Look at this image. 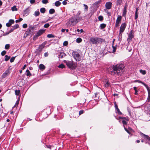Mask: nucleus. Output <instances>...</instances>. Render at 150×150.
I'll list each match as a JSON object with an SVG mask.
<instances>
[{"label": "nucleus", "instance_id": "nucleus-37", "mask_svg": "<svg viewBox=\"0 0 150 150\" xmlns=\"http://www.w3.org/2000/svg\"><path fill=\"white\" fill-rule=\"evenodd\" d=\"M65 67L64 65L63 64H59V66H58V67L59 68H61L62 69H63Z\"/></svg>", "mask_w": 150, "mask_h": 150}, {"label": "nucleus", "instance_id": "nucleus-55", "mask_svg": "<svg viewBox=\"0 0 150 150\" xmlns=\"http://www.w3.org/2000/svg\"><path fill=\"white\" fill-rule=\"evenodd\" d=\"M27 25L26 23L24 24L23 25V27L24 28H27Z\"/></svg>", "mask_w": 150, "mask_h": 150}, {"label": "nucleus", "instance_id": "nucleus-49", "mask_svg": "<svg viewBox=\"0 0 150 150\" xmlns=\"http://www.w3.org/2000/svg\"><path fill=\"white\" fill-rule=\"evenodd\" d=\"M110 84V83L108 82L107 81L106 83L105 84V86L106 87H108L109 86Z\"/></svg>", "mask_w": 150, "mask_h": 150}, {"label": "nucleus", "instance_id": "nucleus-44", "mask_svg": "<svg viewBox=\"0 0 150 150\" xmlns=\"http://www.w3.org/2000/svg\"><path fill=\"white\" fill-rule=\"evenodd\" d=\"M15 58V57H12L10 59V62H13Z\"/></svg>", "mask_w": 150, "mask_h": 150}, {"label": "nucleus", "instance_id": "nucleus-39", "mask_svg": "<svg viewBox=\"0 0 150 150\" xmlns=\"http://www.w3.org/2000/svg\"><path fill=\"white\" fill-rule=\"evenodd\" d=\"M82 39L80 38H78L76 40V41L78 43H80L82 41Z\"/></svg>", "mask_w": 150, "mask_h": 150}, {"label": "nucleus", "instance_id": "nucleus-54", "mask_svg": "<svg viewBox=\"0 0 150 150\" xmlns=\"http://www.w3.org/2000/svg\"><path fill=\"white\" fill-rule=\"evenodd\" d=\"M11 25L9 23H7L6 24V25L8 27H10L11 26Z\"/></svg>", "mask_w": 150, "mask_h": 150}, {"label": "nucleus", "instance_id": "nucleus-6", "mask_svg": "<svg viewBox=\"0 0 150 150\" xmlns=\"http://www.w3.org/2000/svg\"><path fill=\"white\" fill-rule=\"evenodd\" d=\"M72 55L76 61H80L81 60L80 55L77 52L73 51L72 53Z\"/></svg>", "mask_w": 150, "mask_h": 150}, {"label": "nucleus", "instance_id": "nucleus-35", "mask_svg": "<svg viewBox=\"0 0 150 150\" xmlns=\"http://www.w3.org/2000/svg\"><path fill=\"white\" fill-rule=\"evenodd\" d=\"M20 90H16L15 91V94L16 95V96H18L19 95V93H20Z\"/></svg>", "mask_w": 150, "mask_h": 150}, {"label": "nucleus", "instance_id": "nucleus-4", "mask_svg": "<svg viewBox=\"0 0 150 150\" xmlns=\"http://www.w3.org/2000/svg\"><path fill=\"white\" fill-rule=\"evenodd\" d=\"M90 41L93 44H97L99 43H101L103 42V39L99 38H91Z\"/></svg>", "mask_w": 150, "mask_h": 150}, {"label": "nucleus", "instance_id": "nucleus-47", "mask_svg": "<svg viewBox=\"0 0 150 150\" xmlns=\"http://www.w3.org/2000/svg\"><path fill=\"white\" fill-rule=\"evenodd\" d=\"M42 2L43 4H46L48 2V0H42Z\"/></svg>", "mask_w": 150, "mask_h": 150}, {"label": "nucleus", "instance_id": "nucleus-52", "mask_svg": "<svg viewBox=\"0 0 150 150\" xmlns=\"http://www.w3.org/2000/svg\"><path fill=\"white\" fill-rule=\"evenodd\" d=\"M23 20V19L21 18H20L19 19L17 20L16 21V23H18L20 22Z\"/></svg>", "mask_w": 150, "mask_h": 150}, {"label": "nucleus", "instance_id": "nucleus-1", "mask_svg": "<svg viewBox=\"0 0 150 150\" xmlns=\"http://www.w3.org/2000/svg\"><path fill=\"white\" fill-rule=\"evenodd\" d=\"M125 66L123 64H117L115 66L113 65L112 67L109 68L108 71L111 75L115 74L121 75L124 72Z\"/></svg>", "mask_w": 150, "mask_h": 150}, {"label": "nucleus", "instance_id": "nucleus-56", "mask_svg": "<svg viewBox=\"0 0 150 150\" xmlns=\"http://www.w3.org/2000/svg\"><path fill=\"white\" fill-rule=\"evenodd\" d=\"M83 6L85 7V9L87 11L88 8V6L86 4H83Z\"/></svg>", "mask_w": 150, "mask_h": 150}, {"label": "nucleus", "instance_id": "nucleus-27", "mask_svg": "<svg viewBox=\"0 0 150 150\" xmlns=\"http://www.w3.org/2000/svg\"><path fill=\"white\" fill-rule=\"evenodd\" d=\"M40 12L42 13H44L45 12L46 9L44 8H42L40 10Z\"/></svg>", "mask_w": 150, "mask_h": 150}, {"label": "nucleus", "instance_id": "nucleus-48", "mask_svg": "<svg viewBox=\"0 0 150 150\" xmlns=\"http://www.w3.org/2000/svg\"><path fill=\"white\" fill-rule=\"evenodd\" d=\"M6 52L5 50L3 51L1 53V54L2 56H4V55L6 53Z\"/></svg>", "mask_w": 150, "mask_h": 150}, {"label": "nucleus", "instance_id": "nucleus-33", "mask_svg": "<svg viewBox=\"0 0 150 150\" xmlns=\"http://www.w3.org/2000/svg\"><path fill=\"white\" fill-rule=\"evenodd\" d=\"M122 0H117V5H120L121 4Z\"/></svg>", "mask_w": 150, "mask_h": 150}, {"label": "nucleus", "instance_id": "nucleus-57", "mask_svg": "<svg viewBox=\"0 0 150 150\" xmlns=\"http://www.w3.org/2000/svg\"><path fill=\"white\" fill-rule=\"evenodd\" d=\"M84 111L83 110H81L79 112V115H80L81 114L83 113Z\"/></svg>", "mask_w": 150, "mask_h": 150}, {"label": "nucleus", "instance_id": "nucleus-43", "mask_svg": "<svg viewBox=\"0 0 150 150\" xmlns=\"http://www.w3.org/2000/svg\"><path fill=\"white\" fill-rule=\"evenodd\" d=\"M49 26H50V25H49V23H47L44 25V27L45 28H48L49 27Z\"/></svg>", "mask_w": 150, "mask_h": 150}, {"label": "nucleus", "instance_id": "nucleus-51", "mask_svg": "<svg viewBox=\"0 0 150 150\" xmlns=\"http://www.w3.org/2000/svg\"><path fill=\"white\" fill-rule=\"evenodd\" d=\"M123 32V31L120 30L119 35V38L121 37V38H122V33Z\"/></svg>", "mask_w": 150, "mask_h": 150}, {"label": "nucleus", "instance_id": "nucleus-12", "mask_svg": "<svg viewBox=\"0 0 150 150\" xmlns=\"http://www.w3.org/2000/svg\"><path fill=\"white\" fill-rule=\"evenodd\" d=\"M127 25L125 23H122L121 25L120 30L124 32L126 27Z\"/></svg>", "mask_w": 150, "mask_h": 150}, {"label": "nucleus", "instance_id": "nucleus-25", "mask_svg": "<svg viewBox=\"0 0 150 150\" xmlns=\"http://www.w3.org/2000/svg\"><path fill=\"white\" fill-rule=\"evenodd\" d=\"M101 1L102 0H99L98 1H96L95 3H94V5L95 6H97L98 5L100 4Z\"/></svg>", "mask_w": 150, "mask_h": 150}, {"label": "nucleus", "instance_id": "nucleus-8", "mask_svg": "<svg viewBox=\"0 0 150 150\" xmlns=\"http://www.w3.org/2000/svg\"><path fill=\"white\" fill-rule=\"evenodd\" d=\"M135 82H138L139 83H140L143 84L146 88L148 93V95H150V89L149 88L148 86L146 84H145L144 82L139 80H136L134 81Z\"/></svg>", "mask_w": 150, "mask_h": 150}, {"label": "nucleus", "instance_id": "nucleus-16", "mask_svg": "<svg viewBox=\"0 0 150 150\" xmlns=\"http://www.w3.org/2000/svg\"><path fill=\"white\" fill-rule=\"evenodd\" d=\"M30 9L29 7L27 8L25 10H24L23 12V15H28L30 13Z\"/></svg>", "mask_w": 150, "mask_h": 150}, {"label": "nucleus", "instance_id": "nucleus-62", "mask_svg": "<svg viewBox=\"0 0 150 150\" xmlns=\"http://www.w3.org/2000/svg\"><path fill=\"white\" fill-rule=\"evenodd\" d=\"M62 4L64 5H66L67 4V2L66 1L64 0L62 2Z\"/></svg>", "mask_w": 150, "mask_h": 150}, {"label": "nucleus", "instance_id": "nucleus-26", "mask_svg": "<svg viewBox=\"0 0 150 150\" xmlns=\"http://www.w3.org/2000/svg\"><path fill=\"white\" fill-rule=\"evenodd\" d=\"M116 46L117 45H116L115 46H114V45H112V47L113 49V50H112V52L113 53H115L116 50Z\"/></svg>", "mask_w": 150, "mask_h": 150}, {"label": "nucleus", "instance_id": "nucleus-15", "mask_svg": "<svg viewBox=\"0 0 150 150\" xmlns=\"http://www.w3.org/2000/svg\"><path fill=\"white\" fill-rule=\"evenodd\" d=\"M127 5H125L124 7L123 10V13H122V16L124 17H125L126 15V13L127 12Z\"/></svg>", "mask_w": 150, "mask_h": 150}, {"label": "nucleus", "instance_id": "nucleus-23", "mask_svg": "<svg viewBox=\"0 0 150 150\" xmlns=\"http://www.w3.org/2000/svg\"><path fill=\"white\" fill-rule=\"evenodd\" d=\"M106 24L104 23H102L100 24V27L101 29L105 28L106 26Z\"/></svg>", "mask_w": 150, "mask_h": 150}, {"label": "nucleus", "instance_id": "nucleus-28", "mask_svg": "<svg viewBox=\"0 0 150 150\" xmlns=\"http://www.w3.org/2000/svg\"><path fill=\"white\" fill-rule=\"evenodd\" d=\"M40 13L39 11H35L34 15L35 16H39L40 15Z\"/></svg>", "mask_w": 150, "mask_h": 150}, {"label": "nucleus", "instance_id": "nucleus-34", "mask_svg": "<svg viewBox=\"0 0 150 150\" xmlns=\"http://www.w3.org/2000/svg\"><path fill=\"white\" fill-rule=\"evenodd\" d=\"M11 10L12 11H16L17 10V9L16 8V6H13L11 8Z\"/></svg>", "mask_w": 150, "mask_h": 150}, {"label": "nucleus", "instance_id": "nucleus-38", "mask_svg": "<svg viewBox=\"0 0 150 150\" xmlns=\"http://www.w3.org/2000/svg\"><path fill=\"white\" fill-rule=\"evenodd\" d=\"M47 36L48 38H50L54 37V35H53L52 34H48L47 35Z\"/></svg>", "mask_w": 150, "mask_h": 150}, {"label": "nucleus", "instance_id": "nucleus-3", "mask_svg": "<svg viewBox=\"0 0 150 150\" xmlns=\"http://www.w3.org/2000/svg\"><path fill=\"white\" fill-rule=\"evenodd\" d=\"M64 62L69 68L72 69H75L76 67V65L73 61L64 60Z\"/></svg>", "mask_w": 150, "mask_h": 150}, {"label": "nucleus", "instance_id": "nucleus-58", "mask_svg": "<svg viewBox=\"0 0 150 150\" xmlns=\"http://www.w3.org/2000/svg\"><path fill=\"white\" fill-rule=\"evenodd\" d=\"M46 146L47 148L50 149H51V148L53 147L52 146H51L50 145H46Z\"/></svg>", "mask_w": 150, "mask_h": 150}, {"label": "nucleus", "instance_id": "nucleus-32", "mask_svg": "<svg viewBox=\"0 0 150 150\" xmlns=\"http://www.w3.org/2000/svg\"><path fill=\"white\" fill-rule=\"evenodd\" d=\"M5 58L4 60L6 61H8L10 58V56H8L7 55H6L5 56Z\"/></svg>", "mask_w": 150, "mask_h": 150}, {"label": "nucleus", "instance_id": "nucleus-64", "mask_svg": "<svg viewBox=\"0 0 150 150\" xmlns=\"http://www.w3.org/2000/svg\"><path fill=\"white\" fill-rule=\"evenodd\" d=\"M19 103V100H17V101L16 102V104L14 105V107H15L16 105H18Z\"/></svg>", "mask_w": 150, "mask_h": 150}, {"label": "nucleus", "instance_id": "nucleus-41", "mask_svg": "<svg viewBox=\"0 0 150 150\" xmlns=\"http://www.w3.org/2000/svg\"><path fill=\"white\" fill-rule=\"evenodd\" d=\"M10 47V45L8 44H6L5 47V48L6 50L9 49Z\"/></svg>", "mask_w": 150, "mask_h": 150}, {"label": "nucleus", "instance_id": "nucleus-9", "mask_svg": "<svg viewBox=\"0 0 150 150\" xmlns=\"http://www.w3.org/2000/svg\"><path fill=\"white\" fill-rule=\"evenodd\" d=\"M119 118L120 119H122V123L124 125H126L127 124V121H128L129 120V118L127 117H119Z\"/></svg>", "mask_w": 150, "mask_h": 150}, {"label": "nucleus", "instance_id": "nucleus-60", "mask_svg": "<svg viewBox=\"0 0 150 150\" xmlns=\"http://www.w3.org/2000/svg\"><path fill=\"white\" fill-rule=\"evenodd\" d=\"M147 100L148 102L150 101V95H148Z\"/></svg>", "mask_w": 150, "mask_h": 150}, {"label": "nucleus", "instance_id": "nucleus-46", "mask_svg": "<svg viewBox=\"0 0 150 150\" xmlns=\"http://www.w3.org/2000/svg\"><path fill=\"white\" fill-rule=\"evenodd\" d=\"M98 19L100 21H102L103 20V16H100L98 17Z\"/></svg>", "mask_w": 150, "mask_h": 150}, {"label": "nucleus", "instance_id": "nucleus-22", "mask_svg": "<svg viewBox=\"0 0 150 150\" xmlns=\"http://www.w3.org/2000/svg\"><path fill=\"white\" fill-rule=\"evenodd\" d=\"M55 12V11L53 8L50 9L49 11V13L50 14H53Z\"/></svg>", "mask_w": 150, "mask_h": 150}, {"label": "nucleus", "instance_id": "nucleus-29", "mask_svg": "<svg viewBox=\"0 0 150 150\" xmlns=\"http://www.w3.org/2000/svg\"><path fill=\"white\" fill-rule=\"evenodd\" d=\"M140 73L143 75H145L146 74V71L145 70H143L142 69H140L139 70Z\"/></svg>", "mask_w": 150, "mask_h": 150}, {"label": "nucleus", "instance_id": "nucleus-17", "mask_svg": "<svg viewBox=\"0 0 150 150\" xmlns=\"http://www.w3.org/2000/svg\"><path fill=\"white\" fill-rule=\"evenodd\" d=\"M31 31L28 28L25 34V36L26 37L28 36V35H30V34L31 33Z\"/></svg>", "mask_w": 150, "mask_h": 150}, {"label": "nucleus", "instance_id": "nucleus-19", "mask_svg": "<svg viewBox=\"0 0 150 150\" xmlns=\"http://www.w3.org/2000/svg\"><path fill=\"white\" fill-rule=\"evenodd\" d=\"M39 69L41 70H43L45 69V67L42 64H40L39 67Z\"/></svg>", "mask_w": 150, "mask_h": 150}, {"label": "nucleus", "instance_id": "nucleus-63", "mask_svg": "<svg viewBox=\"0 0 150 150\" xmlns=\"http://www.w3.org/2000/svg\"><path fill=\"white\" fill-rule=\"evenodd\" d=\"M30 2L31 4H33L35 3V0H30Z\"/></svg>", "mask_w": 150, "mask_h": 150}, {"label": "nucleus", "instance_id": "nucleus-53", "mask_svg": "<svg viewBox=\"0 0 150 150\" xmlns=\"http://www.w3.org/2000/svg\"><path fill=\"white\" fill-rule=\"evenodd\" d=\"M68 44V42L67 41H64L63 43V45L64 46H67V45Z\"/></svg>", "mask_w": 150, "mask_h": 150}, {"label": "nucleus", "instance_id": "nucleus-36", "mask_svg": "<svg viewBox=\"0 0 150 150\" xmlns=\"http://www.w3.org/2000/svg\"><path fill=\"white\" fill-rule=\"evenodd\" d=\"M8 75V74H7L6 73H5V72H4V73L2 75V76H1V77L3 78H5V77H6V76H7Z\"/></svg>", "mask_w": 150, "mask_h": 150}, {"label": "nucleus", "instance_id": "nucleus-10", "mask_svg": "<svg viewBox=\"0 0 150 150\" xmlns=\"http://www.w3.org/2000/svg\"><path fill=\"white\" fill-rule=\"evenodd\" d=\"M122 18L121 16L118 15L116 21L115 26L117 28L119 25L120 23H121V21Z\"/></svg>", "mask_w": 150, "mask_h": 150}, {"label": "nucleus", "instance_id": "nucleus-45", "mask_svg": "<svg viewBox=\"0 0 150 150\" xmlns=\"http://www.w3.org/2000/svg\"><path fill=\"white\" fill-rule=\"evenodd\" d=\"M14 30L13 29V28L12 27L11 28V29L7 33V34H8L11 32H12Z\"/></svg>", "mask_w": 150, "mask_h": 150}, {"label": "nucleus", "instance_id": "nucleus-40", "mask_svg": "<svg viewBox=\"0 0 150 150\" xmlns=\"http://www.w3.org/2000/svg\"><path fill=\"white\" fill-rule=\"evenodd\" d=\"M8 22H9L11 25L13 24L14 23V21L13 19H10L9 20Z\"/></svg>", "mask_w": 150, "mask_h": 150}, {"label": "nucleus", "instance_id": "nucleus-5", "mask_svg": "<svg viewBox=\"0 0 150 150\" xmlns=\"http://www.w3.org/2000/svg\"><path fill=\"white\" fill-rule=\"evenodd\" d=\"M134 31L133 30H131L128 35L127 41L128 42H130L132 39L134 37Z\"/></svg>", "mask_w": 150, "mask_h": 150}, {"label": "nucleus", "instance_id": "nucleus-21", "mask_svg": "<svg viewBox=\"0 0 150 150\" xmlns=\"http://www.w3.org/2000/svg\"><path fill=\"white\" fill-rule=\"evenodd\" d=\"M61 4V3L59 1H57L54 3L55 5L57 7L60 6Z\"/></svg>", "mask_w": 150, "mask_h": 150}, {"label": "nucleus", "instance_id": "nucleus-14", "mask_svg": "<svg viewBox=\"0 0 150 150\" xmlns=\"http://www.w3.org/2000/svg\"><path fill=\"white\" fill-rule=\"evenodd\" d=\"M140 135L142 137H143L145 139L150 141V137L148 135H145L142 132L140 133Z\"/></svg>", "mask_w": 150, "mask_h": 150}, {"label": "nucleus", "instance_id": "nucleus-2", "mask_svg": "<svg viewBox=\"0 0 150 150\" xmlns=\"http://www.w3.org/2000/svg\"><path fill=\"white\" fill-rule=\"evenodd\" d=\"M81 16L74 15L71 18L69 21V23L71 25H74L76 24L81 19Z\"/></svg>", "mask_w": 150, "mask_h": 150}, {"label": "nucleus", "instance_id": "nucleus-50", "mask_svg": "<svg viewBox=\"0 0 150 150\" xmlns=\"http://www.w3.org/2000/svg\"><path fill=\"white\" fill-rule=\"evenodd\" d=\"M28 29H29L31 31V30H33L34 28V26H32V25H30L29 26V28H28Z\"/></svg>", "mask_w": 150, "mask_h": 150}, {"label": "nucleus", "instance_id": "nucleus-24", "mask_svg": "<svg viewBox=\"0 0 150 150\" xmlns=\"http://www.w3.org/2000/svg\"><path fill=\"white\" fill-rule=\"evenodd\" d=\"M26 72L27 73L26 75L27 76H30L32 75L31 74L29 70L27 69L26 71Z\"/></svg>", "mask_w": 150, "mask_h": 150}, {"label": "nucleus", "instance_id": "nucleus-42", "mask_svg": "<svg viewBox=\"0 0 150 150\" xmlns=\"http://www.w3.org/2000/svg\"><path fill=\"white\" fill-rule=\"evenodd\" d=\"M10 69L9 68H8L6 70V71H5V73H6V74H7L8 75L10 74Z\"/></svg>", "mask_w": 150, "mask_h": 150}, {"label": "nucleus", "instance_id": "nucleus-61", "mask_svg": "<svg viewBox=\"0 0 150 150\" xmlns=\"http://www.w3.org/2000/svg\"><path fill=\"white\" fill-rule=\"evenodd\" d=\"M124 128L125 130L128 133L130 134L129 131L124 126Z\"/></svg>", "mask_w": 150, "mask_h": 150}, {"label": "nucleus", "instance_id": "nucleus-11", "mask_svg": "<svg viewBox=\"0 0 150 150\" xmlns=\"http://www.w3.org/2000/svg\"><path fill=\"white\" fill-rule=\"evenodd\" d=\"M112 5V4L110 2H107L105 5V6L107 9H110L111 8Z\"/></svg>", "mask_w": 150, "mask_h": 150}, {"label": "nucleus", "instance_id": "nucleus-13", "mask_svg": "<svg viewBox=\"0 0 150 150\" xmlns=\"http://www.w3.org/2000/svg\"><path fill=\"white\" fill-rule=\"evenodd\" d=\"M45 30L40 29L39 30L36 34V37H39L42 35L45 32Z\"/></svg>", "mask_w": 150, "mask_h": 150}, {"label": "nucleus", "instance_id": "nucleus-30", "mask_svg": "<svg viewBox=\"0 0 150 150\" xmlns=\"http://www.w3.org/2000/svg\"><path fill=\"white\" fill-rule=\"evenodd\" d=\"M115 109L117 110V111L116 112V113H117L119 115H122V113L120 111L118 108H116Z\"/></svg>", "mask_w": 150, "mask_h": 150}, {"label": "nucleus", "instance_id": "nucleus-20", "mask_svg": "<svg viewBox=\"0 0 150 150\" xmlns=\"http://www.w3.org/2000/svg\"><path fill=\"white\" fill-rule=\"evenodd\" d=\"M138 8H137L135 12V19H137L138 18Z\"/></svg>", "mask_w": 150, "mask_h": 150}, {"label": "nucleus", "instance_id": "nucleus-18", "mask_svg": "<svg viewBox=\"0 0 150 150\" xmlns=\"http://www.w3.org/2000/svg\"><path fill=\"white\" fill-rule=\"evenodd\" d=\"M66 56L65 54L63 52H61L58 55L59 58H62Z\"/></svg>", "mask_w": 150, "mask_h": 150}, {"label": "nucleus", "instance_id": "nucleus-31", "mask_svg": "<svg viewBox=\"0 0 150 150\" xmlns=\"http://www.w3.org/2000/svg\"><path fill=\"white\" fill-rule=\"evenodd\" d=\"M14 30L17 29L19 27V25L18 24H16L13 26H12Z\"/></svg>", "mask_w": 150, "mask_h": 150}, {"label": "nucleus", "instance_id": "nucleus-7", "mask_svg": "<svg viewBox=\"0 0 150 150\" xmlns=\"http://www.w3.org/2000/svg\"><path fill=\"white\" fill-rule=\"evenodd\" d=\"M47 42L45 41L41 45H40L38 48L36 50V51L37 52H40L42 51V49L45 47V45L46 44Z\"/></svg>", "mask_w": 150, "mask_h": 150}, {"label": "nucleus", "instance_id": "nucleus-59", "mask_svg": "<svg viewBox=\"0 0 150 150\" xmlns=\"http://www.w3.org/2000/svg\"><path fill=\"white\" fill-rule=\"evenodd\" d=\"M38 37H36V34H35V35H34V36H33V40H36L37 39V38Z\"/></svg>", "mask_w": 150, "mask_h": 150}]
</instances>
